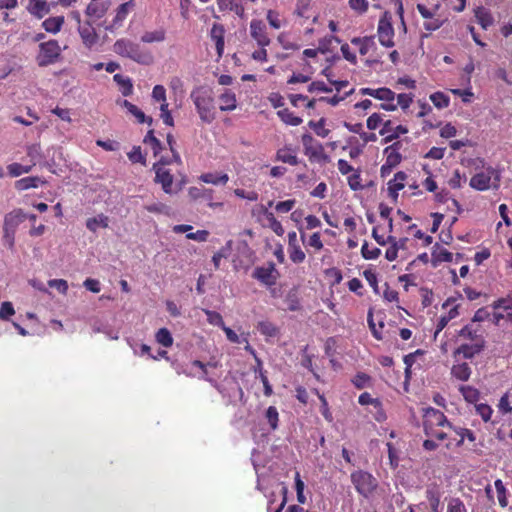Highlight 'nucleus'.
Wrapping results in <instances>:
<instances>
[{
	"mask_svg": "<svg viewBox=\"0 0 512 512\" xmlns=\"http://www.w3.org/2000/svg\"><path fill=\"white\" fill-rule=\"evenodd\" d=\"M190 98L202 122L210 124L216 119L215 98L210 87H195L190 93Z\"/></svg>",
	"mask_w": 512,
	"mask_h": 512,
	"instance_id": "nucleus-1",
	"label": "nucleus"
},
{
	"mask_svg": "<svg viewBox=\"0 0 512 512\" xmlns=\"http://www.w3.org/2000/svg\"><path fill=\"white\" fill-rule=\"evenodd\" d=\"M441 427H447L451 430L452 424L442 411L432 407L427 408L423 415V428L426 436L436 438L439 441L446 440L448 434L440 430Z\"/></svg>",
	"mask_w": 512,
	"mask_h": 512,
	"instance_id": "nucleus-2",
	"label": "nucleus"
},
{
	"mask_svg": "<svg viewBox=\"0 0 512 512\" xmlns=\"http://www.w3.org/2000/svg\"><path fill=\"white\" fill-rule=\"evenodd\" d=\"M113 51L119 56L129 58L140 64H149L152 62L151 54L142 51L139 44L129 39H118L113 45Z\"/></svg>",
	"mask_w": 512,
	"mask_h": 512,
	"instance_id": "nucleus-3",
	"label": "nucleus"
},
{
	"mask_svg": "<svg viewBox=\"0 0 512 512\" xmlns=\"http://www.w3.org/2000/svg\"><path fill=\"white\" fill-rule=\"evenodd\" d=\"M350 478L357 493L364 498H369L378 487L377 479L371 473L364 470L352 472Z\"/></svg>",
	"mask_w": 512,
	"mask_h": 512,
	"instance_id": "nucleus-4",
	"label": "nucleus"
},
{
	"mask_svg": "<svg viewBox=\"0 0 512 512\" xmlns=\"http://www.w3.org/2000/svg\"><path fill=\"white\" fill-rule=\"evenodd\" d=\"M500 183V174L493 167H488L484 171L476 173L471 177L469 185L477 191H486L493 188H498Z\"/></svg>",
	"mask_w": 512,
	"mask_h": 512,
	"instance_id": "nucleus-5",
	"label": "nucleus"
},
{
	"mask_svg": "<svg viewBox=\"0 0 512 512\" xmlns=\"http://www.w3.org/2000/svg\"><path fill=\"white\" fill-rule=\"evenodd\" d=\"M61 47L57 40H49L39 44V52L36 62L40 67H46L59 61L61 58Z\"/></svg>",
	"mask_w": 512,
	"mask_h": 512,
	"instance_id": "nucleus-6",
	"label": "nucleus"
},
{
	"mask_svg": "<svg viewBox=\"0 0 512 512\" xmlns=\"http://www.w3.org/2000/svg\"><path fill=\"white\" fill-rule=\"evenodd\" d=\"M394 35L393 16L391 12L385 11L381 15L377 25V37L379 43L385 48L394 47Z\"/></svg>",
	"mask_w": 512,
	"mask_h": 512,
	"instance_id": "nucleus-7",
	"label": "nucleus"
},
{
	"mask_svg": "<svg viewBox=\"0 0 512 512\" xmlns=\"http://www.w3.org/2000/svg\"><path fill=\"white\" fill-rule=\"evenodd\" d=\"M301 141L304 147V153L311 161L328 162L329 156L325 153L323 145L313 138L311 134H303Z\"/></svg>",
	"mask_w": 512,
	"mask_h": 512,
	"instance_id": "nucleus-8",
	"label": "nucleus"
},
{
	"mask_svg": "<svg viewBox=\"0 0 512 512\" xmlns=\"http://www.w3.org/2000/svg\"><path fill=\"white\" fill-rule=\"evenodd\" d=\"M250 36L259 47H266L271 43L267 34L266 24L260 19H252L250 22Z\"/></svg>",
	"mask_w": 512,
	"mask_h": 512,
	"instance_id": "nucleus-9",
	"label": "nucleus"
},
{
	"mask_svg": "<svg viewBox=\"0 0 512 512\" xmlns=\"http://www.w3.org/2000/svg\"><path fill=\"white\" fill-rule=\"evenodd\" d=\"M153 170L155 172V182L161 184L163 191L167 194H172L173 190V175L167 167H161V163H154Z\"/></svg>",
	"mask_w": 512,
	"mask_h": 512,
	"instance_id": "nucleus-10",
	"label": "nucleus"
},
{
	"mask_svg": "<svg viewBox=\"0 0 512 512\" xmlns=\"http://www.w3.org/2000/svg\"><path fill=\"white\" fill-rule=\"evenodd\" d=\"M277 271L273 263H269L267 267H257L253 271V278L257 279L261 283L272 286L277 281Z\"/></svg>",
	"mask_w": 512,
	"mask_h": 512,
	"instance_id": "nucleus-11",
	"label": "nucleus"
},
{
	"mask_svg": "<svg viewBox=\"0 0 512 512\" xmlns=\"http://www.w3.org/2000/svg\"><path fill=\"white\" fill-rule=\"evenodd\" d=\"M406 133H408V128L406 126H394L391 120L383 122L382 128L380 130V135L385 136V138L383 139L385 143L392 142L396 140L401 134Z\"/></svg>",
	"mask_w": 512,
	"mask_h": 512,
	"instance_id": "nucleus-12",
	"label": "nucleus"
},
{
	"mask_svg": "<svg viewBox=\"0 0 512 512\" xmlns=\"http://www.w3.org/2000/svg\"><path fill=\"white\" fill-rule=\"evenodd\" d=\"M210 39L215 44L217 59L222 58L225 46V28L220 23H214L210 30Z\"/></svg>",
	"mask_w": 512,
	"mask_h": 512,
	"instance_id": "nucleus-13",
	"label": "nucleus"
},
{
	"mask_svg": "<svg viewBox=\"0 0 512 512\" xmlns=\"http://www.w3.org/2000/svg\"><path fill=\"white\" fill-rule=\"evenodd\" d=\"M484 348V341L482 339L476 340L471 344H461L455 351L454 357L462 355L465 359H471L479 354Z\"/></svg>",
	"mask_w": 512,
	"mask_h": 512,
	"instance_id": "nucleus-14",
	"label": "nucleus"
},
{
	"mask_svg": "<svg viewBox=\"0 0 512 512\" xmlns=\"http://www.w3.org/2000/svg\"><path fill=\"white\" fill-rule=\"evenodd\" d=\"M402 146L403 143L401 141H396L384 149L383 153L385 156V162L387 163V166H392L395 168L401 163L402 155L400 153V150Z\"/></svg>",
	"mask_w": 512,
	"mask_h": 512,
	"instance_id": "nucleus-15",
	"label": "nucleus"
},
{
	"mask_svg": "<svg viewBox=\"0 0 512 512\" xmlns=\"http://www.w3.org/2000/svg\"><path fill=\"white\" fill-rule=\"evenodd\" d=\"M78 31L86 47L91 48L97 43L98 35L95 28L89 22L80 23Z\"/></svg>",
	"mask_w": 512,
	"mask_h": 512,
	"instance_id": "nucleus-16",
	"label": "nucleus"
},
{
	"mask_svg": "<svg viewBox=\"0 0 512 512\" xmlns=\"http://www.w3.org/2000/svg\"><path fill=\"white\" fill-rule=\"evenodd\" d=\"M351 43L358 47L359 53L362 56L377 50L375 36L354 37Z\"/></svg>",
	"mask_w": 512,
	"mask_h": 512,
	"instance_id": "nucleus-17",
	"label": "nucleus"
},
{
	"mask_svg": "<svg viewBox=\"0 0 512 512\" xmlns=\"http://www.w3.org/2000/svg\"><path fill=\"white\" fill-rule=\"evenodd\" d=\"M26 218V215L21 209H14L7 213L4 217L3 230L12 231L17 229L20 223Z\"/></svg>",
	"mask_w": 512,
	"mask_h": 512,
	"instance_id": "nucleus-18",
	"label": "nucleus"
},
{
	"mask_svg": "<svg viewBox=\"0 0 512 512\" xmlns=\"http://www.w3.org/2000/svg\"><path fill=\"white\" fill-rule=\"evenodd\" d=\"M407 179V174L403 171H399L395 173L393 179L388 182V194L391 198L397 199L398 192L405 187V181Z\"/></svg>",
	"mask_w": 512,
	"mask_h": 512,
	"instance_id": "nucleus-19",
	"label": "nucleus"
},
{
	"mask_svg": "<svg viewBox=\"0 0 512 512\" xmlns=\"http://www.w3.org/2000/svg\"><path fill=\"white\" fill-rule=\"evenodd\" d=\"M361 94L369 95L378 100H382V101H386V102H392L396 96V94L391 89L386 88V87H382V88H378V89L362 88Z\"/></svg>",
	"mask_w": 512,
	"mask_h": 512,
	"instance_id": "nucleus-20",
	"label": "nucleus"
},
{
	"mask_svg": "<svg viewBox=\"0 0 512 512\" xmlns=\"http://www.w3.org/2000/svg\"><path fill=\"white\" fill-rule=\"evenodd\" d=\"M219 100H220L219 109L223 112L233 111L237 107L236 94L230 89H226L219 96Z\"/></svg>",
	"mask_w": 512,
	"mask_h": 512,
	"instance_id": "nucleus-21",
	"label": "nucleus"
},
{
	"mask_svg": "<svg viewBox=\"0 0 512 512\" xmlns=\"http://www.w3.org/2000/svg\"><path fill=\"white\" fill-rule=\"evenodd\" d=\"M117 103L127 109L138 121V123L147 122L149 125L152 123L151 117H146L143 111H141L136 105L129 102L128 100L117 101Z\"/></svg>",
	"mask_w": 512,
	"mask_h": 512,
	"instance_id": "nucleus-22",
	"label": "nucleus"
},
{
	"mask_svg": "<svg viewBox=\"0 0 512 512\" xmlns=\"http://www.w3.org/2000/svg\"><path fill=\"white\" fill-rule=\"evenodd\" d=\"M199 180L206 184L225 185L229 181L226 173L208 172L199 176Z\"/></svg>",
	"mask_w": 512,
	"mask_h": 512,
	"instance_id": "nucleus-23",
	"label": "nucleus"
},
{
	"mask_svg": "<svg viewBox=\"0 0 512 512\" xmlns=\"http://www.w3.org/2000/svg\"><path fill=\"white\" fill-rule=\"evenodd\" d=\"M217 5L220 11H231L241 18L245 14L244 6L235 0H217Z\"/></svg>",
	"mask_w": 512,
	"mask_h": 512,
	"instance_id": "nucleus-24",
	"label": "nucleus"
},
{
	"mask_svg": "<svg viewBox=\"0 0 512 512\" xmlns=\"http://www.w3.org/2000/svg\"><path fill=\"white\" fill-rule=\"evenodd\" d=\"M459 315V305L452 306L447 314L442 315L436 324V330L434 333L435 338L437 335L448 325V323Z\"/></svg>",
	"mask_w": 512,
	"mask_h": 512,
	"instance_id": "nucleus-25",
	"label": "nucleus"
},
{
	"mask_svg": "<svg viewBox=\"0 0 512 512\" xmlns=\"http://www.w3.org/2000/svg\"><path fill=\"white\" fill-rule=\"evenodd\" d=\"M451 430L458 436L455 442L456 447H461L466 439L470 442H475L476 440L474 432L470 429L452 425Z\"/></svg>",
	"mask_w": 512,
	"mask_h": 512,
	"instance_id": "nucleus-26",
	"label": "nucleus"
},
{
	"mask_svg": "<svg viewBox=\"0 0 512 512\" xmlns=\"http://www.w3.org/2000/svg\"><path fill=\"white\" fill-rule=\"evenodd\" d=\"M44 183H45V181H43L38 176H28V177H24V178L17 180L15 182L14 186L18 191H24V190H28L30 188H37V187H39V185L44 184Z\"/></svg>",
	"mask_w": 512,
	"mask_h": 512,
	"instance_id": "nucleus-27",
	"label": "nucleus"
},
{
	"mask_svg": "<svg viewBox=\"0 0 512 512\" xmlns=\"http://www.w3.org/2000/svg\"><path fill=\"white\" fill-rule=\"evenodd\" d=\"M276 159L283 163L295 166L299 163L298 157L295 151L291 147L280 148L276 153Z\"/></svg>",
	"mask_w": 512,
	"mask_h": 512,
	"instance_id": "nucleus-28",
	"label": "nucleus"
},
{
	"mask_svg": "<svg viewBox=\"0 0 512 512\" xmlns=\"http://www.w3.org/2000/svg\"><path fill=\"white\" fill-rule=\"evenodd\" d=\"M471 368L468 363H456L451 368V374L454 378L460 381H467L471 376Z\"/></svg>",
	"mask_w": 512,
	"mask_h": 512,
	"instance_id": "nucleus-29",
	"label": "nucleus"
},
{
	"mask_svg": "<svg viewBox=\"0 0 512 512\" xmlns=\"http://www.w3.org/2000/svg\"><path fill=\"white\" fill-rule=\"evenodd\" d=\"M106 10L107 7L103 2L100 0H92L86 8V14L90 17L100 19L105 15Z\"/></svg>",
	"mask_w": 512,
	"mask_h": 512,
	"instance_id": "nucleus-30",
	"label": "nucleus"
},
{
	"mask_svg": "<svg viewBox=\"0 0 512 512\" xmlns=\"http://www.w3.org/2000/svg\"><path fill=\"white\" fill-rule=\"evenodd\" d=\"M459 392L462 394L464 400L471 404H476L480 399V391L470 385H461Z\"/></svg>",
	"mask_w": 512,
	"mask_h": 512,
	"instance_id": "nucleus-31",
	"label": "nucleus"
},
{
	"mask_svg": "<svg viewBox=\"0 0 512 512\" xmlns=\"http://www.w3.org/2000/svg\"><path fill=\"white\" fill-rule=\"evenodd\" d=\"M114 82L117 83L123 96H130L133 93V83L129 77H124L121 74L113 76Z\"/></svg>",
	"mask_w": 512,
	"mask_h": 512,
	"instance_id": "nucleus-32",
	"label": "nucleus"
},
{
	"mask_svg": "<svg viewBox=\"0 0 512 512\" xmlns=\"http://www.w3.org/2000/svg\"><path fill=\"white\" fill-rule=\"evenodd\" d=\"M63 24H64V17L56 16V17H49V18L45 19L42 23V26L45 29V31L55 34L61 30Z\"/></svg>",
	"mask_w": 512,
	"mask_h": 512,
	"instance_id": "nucleus-33",
	"label": "nucleus"
},
{
	"mask_svg": "<svg viewBox=\"0 0 512 512\" xmlns=\"http://www.w3.org/2000/svg\"><path fill=\"white\" fill-rule=\"evenodd\" d=\"M425 497L427 499V501L429 502V505H430V508H431V512H441L440 510V492L432 487V488H427L426 492H425Z\"/></svg>",
	"mask_w": 512,
	"mask_h": 512,
	"instance_id": "nucleus-34",
	"label": "nucleus"
},
{
	"mask_svg": "<svg viewBox=\"0 0 512 512\" xmlns=\"http://www.w3.org/2000/svg\"><path fill=\"white\" fill-rule=\"evenodd\" d=\"M489 321L498 327L503 326V322L512 323V311L493 310Z\"/></svg>",
	"mask_w": 512,
	"mask_h": 512,
	"instance_id": "nucleus-35",
	"label": "nucleus"
},
{
	"mask_svg": "<svg viewBox=\"0 0 512 512\" xmlns=\"http://www.w3.org/2000/svg\"><path fill=\"white\" fill-rule=\"evenodd\" d=\"M277 116L283 121L286 125L290 126H298L302 123V118L296 116L289 109L284 108L277 111Z\"/></svg>",
	"mask_w": 512,
	"mask_h": 512,
	"instance_id": "nucleus-36",
	"label": "nucleus"
},
{
	"mask_svg": "<svg viewBox=\"0 0 512 512\" xmlns=\"http://www.w3.org/2000/svg\"><path fill=\"white\" fill-rule=\"evenodd\" d=\"M475 17L477 19L478 24L483 29H487L488 27H490L493 24V21H494L491 13L487 9H485L483 7H479L475 11Z\"/></svg>",
	"mask_w": 512,
	"mask_h": 512,
	"instance_id": "nucleus-37",
	"label": "nucleus"
},
{
	"mask_svg": "<svg viewBox=\"0 0 512 512\" xmlns=\"http://www.w3.org/2000/svg\"><path fill=\"white\" fill-rule=\"evenodd\" d=\"M453 254L445 248H438L432 252V265L436 267L441 262H451Z\"/></svg>",
	"mask_w": 512,
	"mask_h": 512,
	"instance_id": "nucleus-38",
	"label": "nucleus"
},
{
	"mask_svg": "<svg viewBox=\"0 0 512 512\" xmlns=\"http://www.w3.org/2000/svg\"><path fill=\"white\" fill-rule=\"evenodd\" d=\"M86 227L92 232H96L98 227H108V217L104 214H100L96 217L88 218L86 221Z\"/></svg>",
	"mask_w": 512,
	"mask_h": 512,
	"instance_id": "nucleus-39",
	"label": "nucleus"
},
{
	"mask_svg": "<svg viewBox=\"0 0 512 512\" xmlns=\"http://www.w3.org/2000/svg\"><path fill=\"white\" fill-rule=\"evenodd\" d=\"M264 215L266 220L268 221L270 229L278 236H282L284 234V228L280 221L276 219L274 214L267 209H264Z\"/></svg>",
	"mask_w": 512,
	"mask_h": 512,
	"instance_id": "nucleus-40",
	"label": "nucleus"
},
{
	"mask_svg": "<svg viewBox=\"0 0 512 512\" xmlns=\"http://www.w3.org/2000/svg\"><path fill=\"white\" fill-rule=\"evenodd\" d=\"M144 143L151 147L155 157H157L163 149L160 140L155 137L153 130L148 131L144 138Z\"/></svg>",
	"mask_w": 512,
	"mask_h": 512,
	"instance_id": "nucleus-41",
	"label": "nucleus"
},
{
	"mask_svg": "<svg viewBox=\"0 0 512 512\" xmlns=\"http://www.w3.org/2000/svg\"><path fill=\"white\" fill-rule=\"evenodd\" d=\"M166 33L163 29L155 31H147L141 36V41L144 43L162 42L165 40Z\"/></svg>",
	"mask_w": 512,
	"mask_h": 512,
	"instance_id": "nucleus-42",
	"label": "nucleus"
},
{
	"mask_svg": "<svg viewBox=\"0 0 512 512\" xmlns=\"http://www.w3.org/2000/svg\"><path fill=\"white\" fill-rule=\"evenodd\" d=\"M430 100L433 105L438 109L447 108L450 104V98L443 92H435L430 95Z\"/></svg>",
	"mask_w": 512,
	"mask_h": 512,
	"instance_id": "nucleus-43",
	"label": "nucleus"
},
{
	"mask_svg": "<svg viewBox=\"0 0 512 512\" xmlns=\"http://www.w3.org/2000/svg\"><path fill=\"white\" fill-rule=\"evenodd\" d=\"M491 307L493 310L512 311V292L506 297L495 300Z\"/></svg>",
	"mask_w": 512,
	"mask_h": 512,
	"instance_id": "nucleus-44",
	"label": "nucleus"
},
{
	"mask_svg": "<svg viewBox=\"0 0 512 512\" xmlns=\"http://www.w3.org/2000/svg\"><path fill=\"white\" fill-rule=\"evenodd\" d=\"M133 7H134L133 0H130L128 2H125V3L121 4L117 8V12H116L115 18L113 20V23L114 24L121 23L127 17L128 13L130 12V10Z\"/></svg>",
	"mask_w": 512,
	"mask_h": 512,
	"instance_id": "nucleus-45",
	"label": "nucleus"
},
{
	"mask_svg": "<svg viewBox=\"0 0 512 512\" xmlns=\"http://www.w3.org/2000/svg\"><path fill=\"white\" fill-rule=\"evenodd\" d=\"M287 250H288L289 258L293 263L300 264L305 261L306 254L302 250V248L300 247L299 244L292 246V247H288Z\"/></svg>",
	"mask_w": 512,
	"mask_h": 512,
	"instance_id": "nucleus-46",
	"label": "nucleus"
},
{
	"mask_svg": "<svg viewBox=\"0 0 512 512\" xmlns=\"http://www.w3.org/2000/svg\"><path fill=\"white\" fill-rule=\"evenodd\" d=\"M361 254L366 260H374L381 255V250L378 247L370 246L368 242L365 241L361 247Z\"/></svg>",
	"mask_w": 512,
	"mask_h": 512,
	"instance_id": "nucleus-47",
	"label": "nucleus"
},
{
	"mask_svg": "<svg viewBox=\"0 0 512 512\" xmlns=\"http://www.w3.org/2000/svg\"><path fill=\"white\" fill-rule=\"evenodd\" d=\"M494 486L497 493V499L498 503L502 508H505L508 505V499H507V490L502 482V480L497 479L494 482Z\"/></svg>",
	"mask_w": 512,
	"mask_h": 512,
	"instance_id": "nucleus-48",
	"label": "nucleus"
},
{
	"mask_svg": "<svg viewBox=\"0 0 512 512\" xmlns=\"http://www.w3.org/2000/svg\"><path fill=\"white\" fill-rule=\"evenodd\" d=\"M155 338L156 341L164 347H171L173 344V337L167 328H160Z\"/></svg>",
	"mask_w": 512,
	"mask_h": 512,
	"instance_id": "nucleus-49",
	"label": "nucleus"
},
{
	"mask_svg": "<svg viewBox=\"0 0 512 512\" xmlns=\"http://www.w3.org/2000/svg\"><path fill=\"white\" fill-rule=\"evenodd\" d=\"M258 331L265 336L275 337L278 334L277 327L270 321H261L257 325Z\"/></svg>",
	"mask_w": 512,
	"mask_h": 512,
	"instance_id": "nucleus-50",
	"label": "nucleus"
},
{
	"mask_svg": "<svg viewBox=\"0 0 512 512\" xmlns=\"http://www.w3.org/2000/svg\"><path fill=\"white\" fill-rule=\"evenodd\" d=\"M475 411L484 422H489L491 420V417L493 414V409L488 404H485V403L477 404L476 403Z\"/></svg>",
	"mask_w": 512,
	"mask_h": 512,
	"instance_id": "nucleus-51",
	"label": "nucleus"
},
{
	"mask_svg": "<svg viewBox=\"0 0 512 512\" xmlns=\"http://www.w3.org/2000/svg\"><path fill=\"white\" fill-rule=\"evenodd\" d=\"M265 417L270 425L272 430H276L278 428L279 422V413L275 406H269L266 410Z\"/></svg>",
	"mask_w": 512,
	"mask_h": 512,
	"instance_id": "nucleus-52",
	"label": "nucleus"
},
{
	"mask_svg": "<svg viewBox=\"0 0 512 512\" xmlns=\"http://www.w3.org/2000/svg\"><path fill=\"white\" fill-rule=\"evenodd\" d=\"M367 322H368V326H369V329L373 335V337L377 340H382L383 339V335H382V330L377 328L376 327V323L374 322V311H373V308H369L368 310V314H367Z\"/></svg>",
	"mask_w": 512,
	"mask_h": 512,
	"instance_id": "nucleus-53",
	"label": "nucleus"
},
{
	"mask_svg": "<svg viewBox=\"0 0 512 512\" xmlns=\"http://www.w3.org/2000/svg\"><path fill=\"white\" fill-rule=\"evenodd\" d=\"M348 6L355 13L362 15L369 9V2L367 0H349Z\"/></svg>",
	"mask_w": 512,
	"mask_h": 512,
	"instance_id": "nucleus-54",
	"label": "nucleus"
},
{
	"mask_svg": "<svg viewBox=\"0 0 512 512\" xmlns=\"http://www.w3.org/2000/svg\"><path fill=\"white\" fill-rule=\"evenodd\" d=\"M445 20L435 15L433 18L427 19L423 22V28L429 33L438 30L444 24Z\"/></svg>",
	"mask_w": 512,
	"mask_h": 512,
	"instance_id": "nucleus-55",
	"label": "nucleus"
},
{
	"mask_svg": "<svg viewBox=\"0 0 512 512\" xmlns=\"http://www.w3.org/2000/svg\"><path fill=\"white\" fill-rule=\"evenodd\" d=\"M309 126L314 130V132L322 137L325 138L329 135L330 130L325 128V119L321 118L318 121H310Z\"/></svg>",
	"mask_w": 512,
	"mask_h": 512,
	"instance_id": "nucleus-56",
	"label": "nucleus"
},
{
	"mask_svg": "<svg viewBox=\"0 0 512 512\" xmlns=\"http://www.w3.org/2000/svg\"><path fill=\"white\" fill-rule=\"evenodd\" d=\"M466 179V176L456 169L448 180V185L452 189H459L462 187L463 183L466 182Z\"/></svg>",
	"mask_w": 512,
	"mask_h": 512,
	"instance_id": "nucleus-57",
	"label": "nucleus"
},
{
	"mask_svg": "<svg viewBox=\"0 0 512 512\" xmlns=\"http://www.w3.org/2000/svg\"><path fill=\"white\" fill-rule=\"evenodd\" d=\"M347 181H348V185L351 190L358 191V190L363 189V185L361 183L362 179H361V174H360L359 169L355 170L353 174L349 175L347 178Z\"/></svg>",
	"mask_w": 512,
	"mask_h": 512,
	"instance_id": "nucleus-58",
	"label": "nucleus"
},
{
	"mask_svg": "<svg viewBox=\"0 0 512 512\" xmlns=\"http://www.w3.org/2000/svg\"><path fill=\"white\" fill-rule=\"evenodd\" d=\"M204 313L207 316V321L211 325L218 326L221 329L225 326V323L220 313L208 309H204Z\"/></svg>",
	"mask_w": 512,
	"mask_h": 512,
	"instance_id": "nucleus-59",
	"label": "nucleus"
},
{
	"mask_svg": "<svg viewBox=\"0 0 512 512\" xmlns=\"http://www.w3.org/2000/svg\"><path fill=\"white\" fill-rule=\"evenodd\" d=\"M127 155L132 163H140L146 166V157L143 155L140 146H134Z\"/></svg>",
	"mask_w": 512,
	"mask_h": 512,
	"instance_id": "nucleus-60",
	"label": "nucleus"
},
{
	"mask_svg": "<svg viewBox=\"0 0 512 512\" xmlns=\"http://www.w3.org/2000/svg\"><path fill=\"white\" fill-rule=\"evenodd\" d=\"M171 153H172L171 156H160V158L158 159V161L156 163H161V167H166L173 163L181 165L182 160H181L179 153L176 150H173V152H171Z\"/></svg>",
	"mask_w": 512,
	"mask_h": 512,
	"instance_id": "nucleus-61",
	"label": "nucleus"
},
{
	"mask_svg": "<svg viewBox=\"0 0 512 512\" xmlns=\"http://www.w3.org/2000/svg\"><path fill=\"white\" fill-rule=\"evenodd\" d=\"M447 512H468V510L460 498H451L447 504Z\"/></svg>",
	"mask_w": 512,
	"mask_h": 512,
	"instance_id": "nucleus-62",
	"label": "nucleus"
},
{
	"mask_svg": "<svg viewBox=\"0 0 512 512\" xmlns=\"http://www.w3.org/2000/svg\"><path fill=\"white\" fill-rule=\"evenodd\" d=\"M371 381V377L363 372L357 373L352 379L353 385L358 389H363L368 386Z\"/></svg>",
	"mask_w": 512,
	"mask_h": 512,
	"instance_id": "nucleus-63",
	"label": "nucleus"
},
{
	"mask_svg": "<svg viewBox=\"0 0 512 512\" xmlns=\"http://www.w3.org/2000/svg\"><path fill=\"white\" fill-rule=\"evenodd\" d=\"M306 247L313 248L316 252L323 249L324 245L321 240L320 232H314L307 240Z\"/></svg>",
	"mask_w": 512,
	"mask_h": 512,
	"instance_id": "nucleus-64",
	"label": "nucleus"
}]
</instances>
